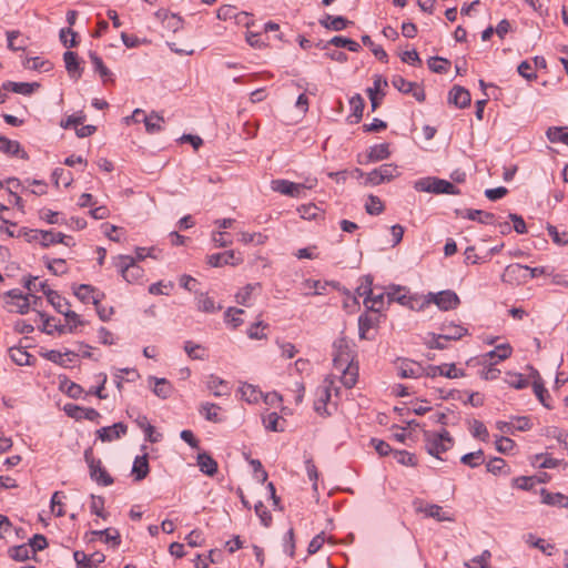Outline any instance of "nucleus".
Listing matches in <instances>:
<instances>
[{
  "instance_id": "obj_1",
  "label": "nucleus",
  "mask_w": 568,
  "mask_h": 568,
  "mask_svg": "<svg viewBox=\"0 0 568 568\" xmlns=\"http://www.w3.org/2000/svg\"><path fill=\"white\" fill-rule=\"evenodd\" d=\"M424 440L426 452L436 458H439L442 453L450 449L454 444V439L446 429L440 433L425 432Z\"/></svg>"
},
{
  "instance_id": "obj_2",
  "label": "nucleus",
  "mask_w": 568,
  "mask_h": 568,
  "mask_svg": "<svg viewBox=\"0 0 568 568\" xmlns=\"http://www.w3.org/2000/svg\"><path fill=\"white\" fill-rule=\"evenodd\" d=\"M307 183H295L288 180L277 179L271 182L273 191L278 192L283 195L291 197H303L305 196L306 190H311L316 184V179L307 180Z\"/></svg>"
},
{
  "instance_id": "obj_3",
  "label": "nucleus",
  "mask_w": 568,
  "mask_h": 568,
  "mask_svg": "<svg viewBox=\"0 0 568 568\" xmlns=\"http://www.w3.org/2000/svg\"><path fill=\"white\" fill-rule=\"evenodd\" d=\"M414 187L419 192L435 194H459V190L449 181L438 178H424L415 182Z\"/></svg>"
},
{
  "instance_id": "obj_4",
  "label": "nucleus",
  "mask_w": 568,
  "mask_h": 568,
  "mask_svg": "<svg viewBox=\"0 0 568 568\" xmlns=\"http://www.w3.org/2000/svg\"><path fill=\"white\" fill-rule=\"evenodd\" d=\"M335 389L336 395L338 388L335 387L334 379L329 376L325 377L323 383L316 389V398L314 400V409L320 415H331L327 409V404L332 397V390Z\"/></svg>"
},
{
  "instance_id": "obj_5",
  "label": "nucleus",
  "mask_w": 568,
  "mask_h": 568,
  "mask_svg": "<svg viewBox=\"0 0 568 568\" xmlns=\"http://www.w3.org/2000/svg\"><path fill=\"white\" fill-rule=\"evenodd\" d=\"M84 460L89 466L90 476L93 480H95L99 485L103 486H110L113 484V478L102 467L101 460L94 457L92 448H88L84 450Z\"/></svg>"
},
{
  "instance_id": "obj_6",
  "label": "nucleus",
  "mask_w": 568,
  "mask_h": 568,
  "mask_svg": "<svg viewBox=\"0 0 568 568\" xmlns=\"http://www.w3.org/2000/svg\"><path fill=\"white\" fill-rule=\"evenodd\" d=\"M114 265L120 271L122 277L129 282L132 283L134 281H138L143 276V268L140 267L134 258L129 255H119L114 262Z\"/></svg>"
},
{
  "instance_id": "obj_7",
  "label": "nucleus",
  "mask_w": 568,
  "mask_h": 568,
  "mask_svg": "<svg viewBox=\"0 0 568 568\" xmlns=\"http://www.w3.org/2000/svg\"><path fill=\"white\" fill-rule=\"evenodd\" d=\"M398 175L397 165L393 163H386L377 169H374L366 176V184L379 185L384 182H389Z\"/></svg>"
},
{
  "instance_id": "obj_8",
  "label": "nucleus",
  "mask_w": 568,
  "mask_h": 568,
  "mask_svg": "<svg viewBox=\"0 0 568 568\" xmlns=\"http://www.w3.org/2000/svg\"><path fill=\"white\" fill-rule=\"evenodd\" d=\"M392 84L402 93H410L418 102H423L425 100V91L416 82L407 81L402 75H394L392 78Z\"/></svg>"
},
{
  "instance_id": "obj_9",
  "label": "nucleus",
  "mask_w": 568,
  "mask_h": 568,
  "mask_svg": "<svg viewBox=\"0 0 568 568\" xmlns=\"http://www.w3.org/2000/svg\"><path fill=\"white\" fill-rule=\"evenodd\" d=\"M335 355L333 358L334 368H341L353 365V356L349 347L344 338H339L334 343Z\"/></svg>"
},
{
  "instance_id": "obj_10",
  "label": "nucleus",
  "mask_w": 568,
  "mask_h": 568,
  "mask_svg": "<svg viewBox=\"0 0 568 568\" xmlns=\"http://www.w3.org/2000/svg\"><path fill=\"white\" fill-rule=\"evenodd\" d=\"M64 413L77 420L87 419L98 422L101 417L100 413L94 408L81 407L75 404H65L63 407Z\"/></svg>"
},
{
  "instance_id": "obj_11",
  "label": "nucleus",
  "mask_w": 568,
  "mask_h": 568,
  "mask_svg": "<svg viewBox=\"0 0 568 568\" xmlns=\"http://www.w3.org/2000/svg\"><path fill=\"white\" fill-rule=\"evenodd\" d=\"M45 296L54 310L64 315L65 318H78V314L70 310V303L58 292L48 290V292H45Z\"/></svg>"
},
{
  "instance_id": "obj_12",
  "label": "nucleus",
  "mask_w": 568,
  "mask_h": 568,
  "mask_svg": "<svg viewBox=\"0 0 568 568\" xmlns=\"http://www.w3.org/2000/svg\"><path fill=\"white\" fill-rule=\"evenodd\" d=\"M73 558L77 564V568H98V566L105 560V555L101 551H94L88 556L81 550H75L73 552Z\"/></svg>"
},
{
  "instance_id": "obj_13",
  "label": "nucleus",
  "mask_w": 568,
  "mask_h": 568,
  "mask_svg": "<svg viewBox=\"0 0 568 568\" xmlns=\"http://www.w3.org/2000/svg\"><path fill=\"white\" fill-rule=\"evenodd\" d=\"M465 374L463 371L457 369L456 365L453 364H444V365H428L426 367L425 376L427 377H436V376H445L447 378H458L463 377Z\"/></svg>"
},
{
  "instance_id": "obj_14",
  "label": "nucleus",
  "mask_w": 568,
  "mask_h": 568,
  "mask_svg": "<svg viewBox=\"0 0 568 568\" xmlns=\"http://www.w3.org/2000/svg\"><path fill=\"white\" fill-rule=\"evenodd\" d=\"M432 301L443 311L456 308L460 301L458 295L453 291H442L437 294H430Z\"/></svg>"
},
{
  "instance_id": "obj_15",
  "label": "nucleus",
  "mask_w": 568,
  "mask_h": 568,
  "mask_svg": "<svg viewBox=\"0 0 568 568\" xmlns=\"http://www.w3.org/2000/svg\"><path fill=\"white\" fill-rule=\"evenodd\" d=\"M74 295L83 303L92 302L94 306L101 303L104 293L89 284H81L74 288Z\"/></svg>"
},
{
  "instance_id": "obj_16",
  "label": "nucleus",
  "mask_w": 568,
  "mask_h": 568,
  "mask_svg": "<svg viewBox=\"0 0 568 568\" xmlns=\"http://www.w3.org/2000/svg\"><path fill=\"white\" fill-rule=\"evenodd\" d=\"M61 243L65 246L74 245L73 237L65 235L61 232L40 231V244L43 247H49L52 244Z\"/></svg>"
},
{
  "instance_id": "obj_17",
  "label": "nucleus",
  "mask_w": 568,
  "mask_h": 568,
  "mask_svg": "<svg viewBox=\"0 0 568 568\" xmlns=\"http://www.w3.org/2000/svg\"><path fill=\"white\" fill-rule=\"evenodd\" d=\"M448 102L459 109H465L470 105L471 97L464 87L454 85L448 93Z\"/></svg>"
},
{
  "instance_id": "obj_18",
  "label": "nucleus",
  "mask_w": 568,
  "mask_h": 568,
  "mask_svg": "<svg viewBox=\"0 0 568 568\" xmlns=\"http://www.w3.org/2000/svg\"><path fill=\"white\" fill-rule=\"evenodd\" d=\"M511 355V347L509 344H501L496 346L493 351L481 355V364L494 365L499 361L507 359Z\"/></svg>"
},
{
  "instance_id": "obj_19",
  "label": "nucleus",
  "mask_w": 568,
  "mask_h": 568,
  "mask_svg": "<svg viewBox=\"0 0 568 568\" xmlns=\"http://www.w3.org/2000/svg\"><path fill=\"white\" fill-rule=\"evenodd\" d=\"M128 432V426L121 422L113 424L109 427H102L98 430V437L102 442H112L119 439L121 436L125 435Z\"/></svg>"
},
{
  "instance_id": "obj_20",
  "label": "nucleus",
  "mask_w": 568,
  "mask_h": 568,
  "mask_svg": "<svg viewBox=\"0 0 568 568\" xmlns=\"http://www.w3.org/2000/svg\"><path fill=\"white\" fill-rule=\"evenodd\" d=\"M425 372L426 367L408 359L403 361L398 366V374L402 378H419L425 376Z\"/></svg>"
},
{
  "instance_id": "obj_21",
  "label": "nucleus",
  "mask_w": 568,
  "mask_h": 568,
  "mask_svg": "<svg viewBox=\"0 0 568 568\" xmlns=\"http://www.w3.org/2000/svg\"><path fill=\"white\" fill-rule=\"evenodd\" d=\"M0 152L7 155H16L23 160H28V153L22 150L18 141L10 140L7 136L0 135Z\"/></svg>"
},
{
  "instance_id": "obj_22",
  "label": "nucleus",
  "mask_w": 568,
  "mask_h": 568,
  "mask_svg": "<svg viewBox=\"0 0 568 568\" xmlns=\"http://www.w3.org/2000/svg\"><path fill=\"white\" fill-rule=\"evenodd\" d=\"M241 258L235 256L234 251H226L222 253H215L207 257V263L213 267H220L223 265H237L241 263Z\"/></svg>"
},
{
  "instance_id": "obj_23",
  "label": "nucleus",
  "mask_w": 568,
  "mask_h": 568,
  "mask_svg": "<svg viewBox=\"0 0 568 568\" xmlns=\"http://www.w3.org/2000/svg\"><path fill=\"white\" fill-rule=\"evenodd\" d=\"M63 61L69 75L78 80L83 72V69L80 67L78 53L73 51H65L63 53Z\"/></svg>"
},
{
  "instance_id": "obj_24",
  "label": "nucleus",
  "mask_w": 568,
  "mask_h": 568,
  "mask_svg": "<svg viewBox=\"0 0 568 568\" xmlns=\"http://www.w3.org/2000/svg\"><path fill=\"white\" fill-rule=\"evenodd\" d=\"M528 266L519 263L509 264L503 274L505 282L511 281H527Z\"/></svg>"
},
{
  "instance_id": "obj_25",
  "label": "nucleus",
  "mask_w": 568,
  "mask_h": 568,
  "mask_svg": "<svg viewBox=\"0 0 568 568\" xmlns=\"http://www.w3.org/2000/svg\"><path fill=\"white\" fill-rule=\"evenodd\" d=\"M89 58L91 60L94 71L99 73L104 83L109 81H114L112 72L106 68V65L103 63L102 59L97 54V52L90 51Z\"/></svg>"
},
{
  "instance_id": "obj_26",
  "label": "nucleus",
  "mask_w": 568,
  "mask_h": 568,
  "mask_svg": "<svg viewBox=\"0 0 568 568\" xmlns=\"http://www.w3.org/2000/svg\"><path fill=\"white\" fill-rule=\"evenodd\" d=\"M440 329L442 337L446 342L460 339L467 334V328L454 323L443 324Z\"/></svg>"
},
{
  "instance_id": "obj_27",
  "label": "nucleus",
  "mask_w": 568,
  "mask_h": 568,
  "mask_svg": "<svg viewBox=\"0 0 568 568\" xmlns=\"http://www.w3.org/2000/svg\"><path fill=\"white\" fill-rule=\"evenodd\" d=\"M40 87L39 83H28V82H12L8 81L3 83V90L4 91H12L14 93L23 94V95H30L34 92L36 89Z\"/></svg>"
},
{
  "instance_id": "obj_28",
  "label": "nucleus",
  "mask_w": 568,
  "mask_h": 568,
  "mask_svg": "<svg viewBox=\"0 0 568 568\" xmlns=\"http://www.w3.org/2000/svg\"><path fill=\"white\" fill-rule=\"evenodd\" d=\"M462 216L470 221H477L481 224H494L496 220L493 213L474 209H466Z\"/></svg>"
},
{
  "instance_id": "obj_29",
  "label": "nucleus",
  "mask_w": 568,
  "mask_h": 568,
  "mask_svg": "<svg viewBox=\"0 0 568 568\" xmlns=\"http://www.w3.org/2000/svg\"><path fill=\"white\" fill-rule=\"evenodd\" d=\"M349 105L352 109V113L348 115L347 120L352 124H356L361 121L363 116V111L365 108L364 99L359 94H355L349 100Z\"/></svg>"
},
{
  "instance_id": "obj_30",
  "label": "nucleus",
  "mask_w": 568,
  "mask_h": 568,
  "mask_svg": "<svg viewBox=\"0 0 568 568\" xmlns=\"http://www.w3.org/2000/svg\"><path fill=\"white\" fill-rule=\"evenodd\" d=\"M542 504L549 506L567 507L568 496L560 493H549L547 489L541 488L540 490Z\"/></svg>"
},
{
  "instance_id": "obj_31",
  "label": "nucleus",
  "mask_w": 568,
  "mask_h": 568,
  "mask_svg": "<svg viewBox=\"0 0 568 568\" xmlns=\"http://www.w3.org/2000/svg\"><path fill=\"white\" fill-rule=\"evenodd\" d=\"M207 388L213 393L214 396L221 397L230 394V387L227 382L215 376L211 375L207 379Z\"/></svg>"
},
{
  "instance_id": "obj_32",
  "label": "nucleus",
  "mask_w": 568,
  "mask_h": 568,
  "mask_svg": "<svg viewBox=\"0 0 568 568\" xmlns=\"http://www.w3.org/2000/svg\"><path fill=\"white\" fill-rule=\"evenodd\" d=\"M150 471L148 455L136 456L133 462L132 474L136 481L144 479Z\"/></svg>"
},
{
  "instance_id": "obj_33",
  "label": "nucleus",
  "mask_w": 568,
  "mask_h": 568,
  "mask_svg": "<svg viewBox=\"0 0 568 568\" xmlns=\"http://www.w3.org/2000/svg\"><path fill=\"white\" fill-rule=\"evenodd\" d=\"M197 465L207 476H214L217 473V463L205 452L197 455Z\"/></svg>"
},
{
  "instance_id": "obj_34",
  "label": "nucleus",
  "mask_w": 568,
  "mask_h": 568,
  "mask_svg": "<svg viewBox=\"0 0 568 568\" xmlns=\"http://www.w3.org/2000/svg\"><path fill=\"white\" fill-rule=\"evenodd\" d=\"M390 156L389 144L381 143L369 148L367 153V162H378Z\"/></svg>"
},
{
  "instance_id": "obj_35",
  "label": "nucleus",
  "mask_w": 568,
  "mask_h": 568,
  "mask_svg": "<svg viewBox=\"0 0 568 568\" xmlns=\"http://www.w3.org/2000/svg\"><path fill=\"white\" fill-rule=\"evenodd\" d=\"M221 407L213 403H203L200 407V414L209 422L222 423L223 418L220 414Z\"/></svg>"
},
{
  "instance_id": "obj_36",
  "label": "nucleus",
  "mask_w": 568,
  "mask_h": 568,
  "mask_svg": "<svg viewBox=\"0 0 568 568\" xmlns=\"http://www.w3.org/2000/svg\"><path fill=\"white\" fill-rule=\"evenodd\" d=\"M150 382L154 383L153 393L162 398L166 399L173 392L172 384L165 378L150 377Z\"/></svg>"
},
{
  "instance_id": "obj_37",
  "label": "nucleus",
  "mask_w": 568,
  "mask_h": 568,
  "mask_svg": "<svg viewBox=\"0 0 568 568\" xmlns=\"http://www.w3.org/2000/svg\"><path fill=\"white\" fill-rule=\"evenodd\" d=\"M377 324V317L367 313L358 317V334L361 339H369L368 332Z\"/></svg>"
},
{
  "instance_id": "obj_38",
  "label": "nucleus",
  "mask_w": 568,
  "mask_h": 568,
  "mask_svg": "<svg viewBox=\"0 0 568 568\" xmlns=\"http://www.w3.org/2000/svg\"><path fill=\"white\" fill-rule=\"evenodd\" d=\"M335 369L342 373L341 382L345 387L352 388L355 386L357 382V366L348 365Z\"/></svg>"
},
{
  "instance_id": "obj_39",
  "label": "nucleus",
  "mask_w": 568,
  "mask_h": 568,
  "mask_svg": "<svg viewBox=\"0 0 568 568\" xmlns=\"http://www.w3.org/2000/svg\"><path fill=\"white\" fill-rule=\"evenodd\" d=\"M388 302H397L402 305H408L413 298L407 295V291L402 286H392L387 292Z\"/></svg>"
},
{
  "instance_id": "obj_40",
  "label": "nucleus",
  "mask_w": 568,
  "mask_h": 568,
  "mask_svg": "<svg viewBox=\"0 0 568 568\" xmlns=\"http://www.w3.org/2000/svg\"><path fill=\"white\" fill-rule=\"evenodd\" d=\"M328 44L335 45L337 48H346L351 52H358L361 49L359 43L342 36L333 37L323 48L325 49Z\"/></svg>"
},
{
  "instance_id": "obj_41",
  "label": "nucleus",
  "mask_w": 568,
  "mask_h": 568,
  "mask_svg": "<svg viewBox=\"0 0 568 568\" xmlns=\"http://www.w3.org/2000/svg\"><path fill=\"white\" fill-rule=\"evenodd\" d=\"M546 134L550 142H560L568 145V126H551L547 130Z\"/></svg>"
},
{
  "instance_id": "obj_42",
  "label": "nucleus",
  "mask_w": 568,
  "mask_h": 568,
  "mask_svg": "<svg viewBox=\"0 0 568 568\" xmlns=\"http://www.w3.org/2000/svg\"><path fill=\"white\" fill-rule=\"evenodd\" d=\"M164 119L155 112H151L149 115L143 118V123L148 133L153 134L162 130L161 123Z\"/></svg>"
},
{
  "instance_id": "obj_43",
  "label": "nucleus",
  "mask_w": 568,
  "mask_h": 568,
  "mask_svg": "<svg viewBox=\"0 0 568 568\" xmlns=\"http://www.w3.org/2000/svg\"><path fill=\"white\" fill-rule=\"evenodd\" d=\"M348 23L349 21L342 16L333 17L327 14L325 19L321 20L322 26L334 31L344 30Z\"/></svg>"
},
{
  "instance_id": "obj_44",
  "label": "nucleus",
  "mask_w": 568,
  "mask_h": 568,
  "mask_svg": "<svg viewBox=\"0 0 568 568\" xmlns=\"http://www.w3.org/2000/svg\"><path fill=\"white\" fill-rule=\"evenodd\" d=\"M9 556L16 561H26L32 556V549L28 544L18 545L9 548Z\"/></svg>"
},
{
  "instance_id": "obj_45",
  "label": "nucleus",
  "mask_w": 568,
  "mask_h": 568,
  "mask_svg": "<svg viewBox=\"0 0 568 568\" xmlns=\"http://www.w3.org/2000/svg\"><path fill=\"white\" fill-rule=\"evenodd\" d=\"M531 376L534 377L532 388H534L535 395L537 396V398L540 400V403L544 406L548 407V404L545 400V395H548V390L544 386V382H542L539 373L536 369H532Z\"/></svg>"
},
{
  "instance_id": "obj_46",
  "label": "nucleus",
  "mask_w": 568,
  "mask_h": 568,
  "mask_svg": "<svg viewBox=\"0 0 568 568\" xmlns=\"http://www.w3.org/2000/svg\"><path fill=\"white\" fill-rule=\"evenodd\" d=\"M420 511L425 513L426 516L432 517L438 521H452L453 517L443 511V507L438 505H427L425 508H420Z\"/></svg>"
},
{
  "instance_id": "obj_47",
  "label": "nucleus",
  "mask_w": 568,
  "mask_h": 568,
  "mask_svg": "<svg viewBox=\"0 0 568 568\" xmlns=\"http://www.w3.org/2000/svg\"><path fill=\"white\" fill-rule=\"evenodd\" d=\"M428 68L435 73H446L450 67L449 60L440 57H432L427 61Z\"/></svg>"
},
{
  "instance_id": "obj_48",
  "label": "nucleus",
  "mask_w": 568,
  "mask_h": 568,
  "mask_svg": "<svg viewBox=\"0 0 568 568\" xmlns=\"http://www.w3.org/2000/svg\"><path fill=\"white\" fill-rule=\"evenodd\" d=\"M10 358L20 366L30 365V358L32 357L27 351L20 347H11L9 349Z\"/></svg>"
},
{
  "instance_id": "obj_49",
  "label": "nucleus",
  "mask_w": 568,
  "mask_h": 568,
  "mask_svg": "<svg viewBox=\"0 0 568 568\" xmlns=\"http://www.w3.org/2000/svg\"><path fill=\"white\" fill-rule=\"evenodd\" d=\"M240 392L242 394V398L248 403H257L262 396V392L251 384H243L240 387Z\"/></svg>"
},
{
  "instance_id": "obj_50",
  "label": "nucleus",
  "mask_w": 568,
  "mask_h": 568,
  "mask_svg": "<svg viewBox=\"0 0 568 568\" xmlns=\"http://www.w3.org/2000/svg\"><path fill=\"white\" fill-rule=\"evenodd\" d=\"M471 435L483 442H487L489 433L485 424L478 419L469 422Z\"/></svg>"
},
{
  "instance_id": "obj_51",
  "label": "nucleus",
  "mask_w": 568,
  "mask_h": 568,
  "mask_svg": "<svg viewBox=\"0 0 568 568\" xmlns=\"http://www.w3.org/2000/svg\"><path fill=\"white\" fill-rule=\"evenodd\" d=\"M184 351L192 359H204L205 357V349L200 344H195L192 341L184 343Z\"/></svg>"
},
{
  "instance_id": "obj_52",
  "label": "nucleus",
  "mask_w": 568,
  "mask_h": 568,
  "mask_svg": "<svg viewBox=\"0 0 568 568\" xmlns=\"http://www.w3.org/2000/svg\"><path fill=\"white\" fill-rule=\"evenodd\" d=\"M460 462L471 468H475L484 463V452L478 449L477 452L468 453L462 456Z\"/></svg>"
},
{
  "instance_id": "obj_53",
  "label": "nucleus",
  "mask_w": 568,
  "mask_h": 568,
  "mask_svg": "<svg viewBox=\"0 0 568 568\" xmlns=\"http://www.w3.org/2000/svg\"><path fill=\"white\" fill-rule=\"evenodd\" d=\"M78 33L71 28H63L60 30V41L65 48H74L78 45Z\"/></svg>"
},
{
  "instance_id": "obj_54",
  "label": "nucleus",
  "mask_w": 568,
  "mask_h": 568,
  "mask_svg": "<svg viewBox=\"0 0 568 568\" xmlns=\"http://www.w3.org/2000/svg\"><path fill=\"white\" fill-rule=\"evenodd\" d=\"M52 179L55 185L62 183L65 187L72 182V173L65 169L57 168L52 173Z\"/></svg>"
},
{
  "instance_id": "obj_55",
  "label": "nucleus",
  "mask_w": 568,
  "mask_h": 568,
  "mask_svg": "<svg viewBox=\"0 0 568 568\" xmlns=\"http://www.w3.org/2000/svg\"><path fill=\"white\" fill-rule=\"evenodd\" d=\"M384 297L385 295L383 293L375 295L372 292V295L368 298H364V304L369 311L377 313L383 308Z\"/></svg>"
},
{
  "instance_id": "obj_56",
  "label": "nucleus",
  "mask_w": 568,
  "mask_h": 568,
  "mask_svg": "<svg viewBox=\"0 0 568 568\" xmlns=\"http://www.w3.org/2000/svg\"><path fill=\"white\" fill-rule=\"evenodd\" d=\"M260 287L261 285L258 283L247 284L236 294V302L242 305H247L252 293Z\"/></svg>"
},
{
  "instance_id": "obj_57",
  "label": "nucleus",
  "mask_w": 568,
  "mask_h": 568,
  "mask_svg": "<svg viewBox=\"0 0 568 568\" xmlns=\"http://www.w3.org/2000/svg\"><path fill=\"white\" fill-rule=\"evenodd\" d=\"M24 67L32 70H40L48 72L52 69V63L50 61H43L39 57L30 58L24 63Z\"/></svg>"
},
{
  "instance_id": "obj_58",
  "label": "nucleus",
  "mask_w": 568,
  "mask_h": 568,
  "mask_svg": "<svg viewBox=\"0 0 568 568\" xmlns=\"http://www.w3.org/2000/svg\"><path fill=\"white\" fill-rule=\"evenodd\" d=\"M365 210L371 215H378L384 211V205L378 196L369 195Z\"/></svg>"
},
{
  "instance_id": "obj_59",
  "label": "nucleus",
  "mask_w": 568,
  "mask_h": 568,
  "mask_svg": "<svg viewBox=\"0 0 568 568\" xmlns=\"http://www.w3.org/2000/svg\"><path fill=\"white\" fill-rule=\"evenodd\" d=\"M394 458L397 460V463L405 466H416L417 464L416 456L406 450H395Z\"/></svg>"
},
{
  "instance_id": "obj_60",
  "label": "nucleus",
  "mask_w": 568,
  "mask_h": 568,
  "mask_svg": "<svg viewBox=\"0 0 568 568\" xmlns=\"http://www.w3.org/2000/svg\"><path fill=\"white\" fill-rule=\"evenodd\" d=\"M30 549H32V556H36L37 551H41L48 547L47 538L43 535L36 534L28 542Z\"/></svg>"
},
{
  "instance_id": "obj_61",
  "label": "nucleus",
  "mask_w": 568,
  "mask_h": 568,
  "mask_svg": "<svg viewBox=\"0 0 568 568\" xmlns=\"http://www.w3.org/2000/svg\"><path fill=\"white\" fill-rule=\"evenodd\" d=\"M281 420V416L277 413H270L266 417L263 418V424L266 429L272 432H283V427H278V423Z\"/></svg>"
},
{
  "instance_id": "obj_62",
  "label": "nucleus",
  "mask_w": 568,
  "mask_h": 568,
  "mask_svg": "<svg viewBox=\"0 0 568 568\" xmlns=\"http://www.w3.org/2000/svg\"><path fill=\"white\" fill-rule=\"evenodd\" d=\"M101 537H104V542H112L114 547H118L121 544L120 532L115 528H106L101 530Z\"/></svg>"
},
{
  "instance_id": "obj_63",
  "label": "nucleus",
  "mask_w": 568,
  "mask_h": 568,
  "mask_svg": "<svg viewBox=\"0 0 568 568\" xmlns=\"http://www.w3.org/2000/svg\"><path fill=\"white\" fill-rule=\"evenodd\" d=\"M61 388L65 392V394L69 397L74 399L80 398L83 393V388L79 384L69 381L63 383Z\"/></svg>"
},
{
  "instance_id": "obj_64",
  "label": "nucleus",
  "mask_w": 568,
  "mask_h": 568,
  "mask_svg": "<svg viewBox=\"0 0 568 568\" xmlns=\"http://www.w3.org/2000/svg\"><path fill=\"white\" fill-rule=\"evenodd\" d=\"M506 466L507 465H506L505 459H503L500 457H494L493 459H490L487 463L486 468H487V471H489L494 475H498V474L504 473Z\"/></svg>"
}]
</instances>
